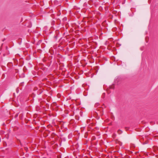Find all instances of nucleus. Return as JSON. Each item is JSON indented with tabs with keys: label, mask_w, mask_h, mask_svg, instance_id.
<instances>
[{
	"label": "nucleus",
	"mask_w": 158,
	"mask_h": 158,
	"mask_svg": "<svg viewBox=\"0 0 158 158\" xmlns=\"http://www.w3.org/2000/svg\"><path fill=\"white\" fill-rule=\"evenodd\" d=\"M153 151L156 154H154V155H155L156 154H158V148L157 146H154L152 148Z\"/></svg>",
	"instance_id": "nucleus-1"
},
{
	"label": "nucleus",
	"mask_w": 158,
	"mask_h": 158,
	"mask_svg": "<svg viewBox=\"0 0 158 158\" xmlns=\"http://www.w3.org/2000/svg\"><path fill=\"white\" fill-rule=\"evenodd\" d=\"M59 125H60L61 129H63L64 128H66V125H65V124L63 122H60Z\"/></svg>",
	"instance_id": "nucleus-2"
},
{
	"label": "nucleus",
	"mask_w": 158,
	"mask_h": 158,
	"mask_svg": "<svg viewBox=\"0 0 158 158\" xmlns=\"http://www.w3.org/2000/svg\"><path fill=\"white\" fill-rule=\"evenodd\" d=\"M56 134L54 133H52L51 135V136L52 137V138L54 137Z\"/></svg>",
	"instance_id": "nucleus-3"
},
{
	"label": "nucleus",
	"mask_w": 158,
	"mask_h": 158,
	"mask_svg": "<svg viewBox=\"0 0 158 158\" xmlns=\"http://www.w3.org/2000/svg\"><path fill=\"white\" fill-rule=\"evenodd\" d=\"M132 152L131 151L130 152L129 154H132Z\"/></svg>",
	"instance_id": "nucleus-6"
},
{
	"label": "nucleus",
	"mask_w": 158,
	"mask_h": 158,
	"mask_svg": "<svg viewBox=\"0 0 158 158\" xmlns=\"http://www.w3.org/2000/svg\"><path fill=\"white\" fill-rule=\"evenodd\" d=\"M90 121V120H87V123H89Z\"/></svg>",
	"instance_id": "nucleus-5"
},
{
	"label": "nucleus",
	"mask_w": 158,
	"mask_h": 158,
	"mask_svg": "<svg viewBox=\"0 0 158 158\" xmlns=\"http://www.w3.org/2000/svg\"><path fill=\"white\" fill-rule=\"evenodd\" d=\"M121 131L120 130H119L118 131V134H120V132H121Z\"/></svg>",
	"instance_id": "nucleus-4"
}]
</instances>
